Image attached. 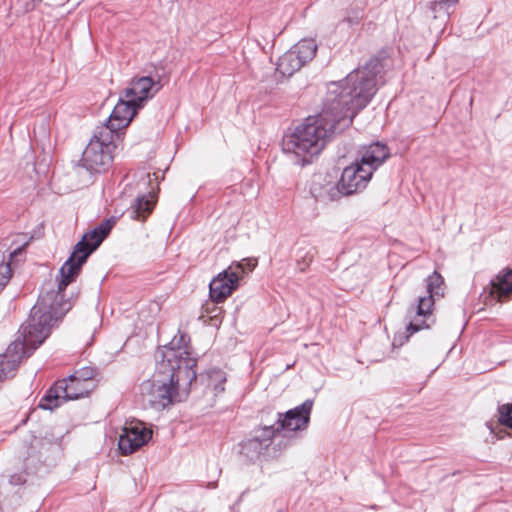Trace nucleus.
Instances as JSON below:
<instances>
[{"instance_id": "393cba45", "label": "nucleus", "mask_w": 512, "mask_h": 512, "mask_svg": "<svg viewBox=\"0 0 512 512\" xmlns=\"http://www.w3.org/2000/svg\"><path fill=\"white\" fill-rule=\"evenodd\" d=\"M95 376V370L91 367H83L72 374L73 378L79 379L82 382H90Z\"/></svg>"}, {"instance_id": "ddd939ff", "label": "nucleus", "mask_w": 512, "mask_h": 512, "mask_svg": "<svg viewBox=\"0 0 512 512\" xmlns=\"http://www.w3.org/2000/svg\"><path fill=\"white\" fill-rule=\"evenodd\" d=\"M152 437L150 429L140 422H131L123 428L118 440V447L122 454H132L145 445Z\"/></svg>"}, {"instance_id": "f257e3e1", "label": "nucleus", "mask_w": 512, "mask_h": 512, "mask_svg": "<svg viewBox=\"0 0 512 512\" xmlns=\"http://www.w3.org/2000/svg\"><path fill=\"white\" fill-rule=\"evenodd\" d=\"M116 219L111 217L86 232L76 243L70 257L59 270L57 289L41 294L32 307L29 318L18 331V337L0 355V381L11 378L23 358L29 357L50 335L53 325L71 309L63 291L74 282L89 256L109 235Z\"/></svg>"}, {"instance_id": "0eeeda50", "label": "nucleus", "mask_w": 512, "mask_h": 512, "mask_svg": "<svg viewBox=\"0 0 512 512\" xmlns=\"http://www.w3.org/2000/svg\"><path fill=\"white\" fill-rule=\"evenodd\" d=\"M444 279L438 272L434 271L427 278V296L419 297L416 304L411 305L406 313L408 324L406 326L408 339L421 329L430 328L428 323L432 316L434 296H443Z\"/></svg>"}, {"instance_id": "1a4fd4ad", "label": "nucleus", "mask_w": 512, "mask_h": 512, "mask_svg": "<svg viewBox=\"0 0 512 512\" xmlns=\"http://www.w3.org/2000/svg\"><path fill=\"white\" fill-rule=\"evenodd\" d=\"M314 401L312 399L305 400L301 405H298L285 413H278L277 420L268 427H273L274 436L279 439H286L287 443L296 437L298 432L307 429L310 422V415L312 412Z\"/></svg>"}, {"instance_id": "412c9836", "label": "nucleus", "mask_w": 512, "mask_h": 512, "mask_svg": "<svg viewBox=\"0 0 512 512\" xmlns=\"http://www.w3.org/2000/svg\"><path fill=\"white\" fill-rule=\"evenodd\" d=\"M27 245L28 241L24 242V244L21 247H17L12 252L9 253V261H3L0 263V292L4 289V287L7 285L12 276V259H14L19 254H22Z\"/></svg>"}, {"instance_id": "6ab92c4d", "label": "nucleus", "mask_w": 512, "mask_h": 512, "mask_svg": "<svg viewBox=\"0 0 512 512\" xmlns=\"http://www.w3.org/2000/svg\"><path fill=\"white\" fill-rule=\"evenodd\" d=\"M491 293L499 298L512 293V269L504 268L491 280Z\"/></svg>"}, {"instance_id": "f3484780", "label": "nucleus", "mask_w": 512, "mask_h": 512, "mask_svg": "<svg viewBox=\"0 0 512 512\" xmlns=\"http://www.w3.org/2000/svg\"><path fill=\"white\" fill-rule=\"evenodd\" d=\"M390 151L387 145L381 142H374L367 146H363L359 150L358 162L364 168H371L373 174L389 157Z\"/></svg>"}, {"instance_id": "20e7f679", "label": "nucleus", "mask_w": 512, "mask_h": 512, "mask_svg": "<svg viewBox=\"0 0 512 512\" xmlns=\"http://www.w3.org/2000/svg\"><path fill=\"white\" fill-rule=\"evenodd\" d=\"M189 337L185 333L175 336L168 346L156 354V362L160 369L169 367L172 379L184 380L188 385L197 379L196 359L188 350Z\"/></svg>"}, {"instance_id": "39448f33", "label": "nucleus", "mask_w": 512, "mask_h": 512, "mask_svg": "<svg viewBox=\"0 0 512 512\" xmlns=\"http://www.w3.org/2000/svg\"><path fill=\"white\" fill-rule=\"evenodd\" d=\"M119 137V133L107 127H98L82 153L80 166L90 173L107 171L113 162L115 140Z\"/></svg>"}, {"instance_id": "b1692460", "label": "nucleus", "mask_w": 512, "mask_h": 512, "mask_svg": "<svg viewBox=\"0 0 512 512\" xmlns=\"http://www.w3.org/2000/svg\"><path fill=\"white\" fill-rule=\"evenodd\" d=\"M499 424L512 429V403L499 406Z\"/></svg>"}, {"instance_id": "5701e85b", "label": "nucleus", "mask_w": 512, "mask_h": 512, "mask_svg": "<svg viewBox=\"0 0 512 512\" xmlns=\"http://www.w3.org/2000/svg\"><path fill=\"white\" fill-rule=\"evenodd\" d=\"M314 248L302 247L297 250L296 262L300 272H305L314 258Z\"/></svg>"}, {"instance_id": "423d86ee", "label": "nucleus", "mask_w": 512, "mask_h": 512, "mask_svg": "<svg viewBox=\"0 0 512 512\" xmlns=\"http://www.w3.org/2000/svg\"><path fill=\"white\" fill-rule=\"evenodd\" d=\"M157 369L164 378L153 377L143 381L140 385V393L145 404L161 410L178 401V387L181 382L186 386L189 385L184 380L172 379L173 371L169 367L160 369L157 363Z\"/></svg>"}, {"instance_id": "6e6552de", "label": "nucleus", "mask_w": 512, "mask_h": 512, "mask_svg": "<svg viewBox=\"0 0 512 512\" xmlns=\"http://www.w3.org/2000/svg\"><path fill=\"white\" fill-rule=\"evenodd\" d=\"M92 389L93 383L79 381L70 375L56 381L40 399L38 406L44 410H53L66 401L88 396Z\"/></svg>"}, {"instance_id": "cd10ccee", "label": "nucleus", "mask_w": 512, "mask_h": 512, "mask_svg": "<svg viewBox=\"0 0 512 512\" xmlns=\"http://www.w3.org/2000/svg\"><path fill=\"white\" fill-rule=\"evenodd\" d=\"M490 430L493 434H495L497 439H503L506 435H510L509 433L503 431L502 429H499V431L496 432L493 427H490Z\"/></svg>"}, {"instance_id": "4be33fe9", "label": "nucleus", "mask_w": 512, "mask_h": 512, "mask_svg": "<svg viewBox=\"0 0 512 512\" xmlns=\"http://www.w3.org/2000/svg\"><path fill=\"white\" fill-rule=\"evenodd\" d=\"M209 385L213 386L216 393H221L225 390L224 384L226 382V374L217 368H213L207 372Z\"/></svg>"}, {"instance_id": "bb28decb", "label": "nucleus", "mask_w": 512, "mask_h": 512, "mask_svg": "<svg viewBox=\"0 0 512 512\" xmlns=\"http://www.w3.org/2000/svg\"><path fill=\"white\" fill-rule=\"evenodd\" d=\"M362 20V14L360 11H353L351 15H348L343 19L344 23H347L349 26L358 25Z\"/></svg>"}, {"instance_id": "7ed1b4c3", "label": "nucleus", "mask_w": 512, "mask_h": 512, "mask_svg": "<svg viewBox=\"0 0 512 512\" xmlns=\"http://www.w3.org/2000/svg\"><path fill=\"white\" fill-rule=\"evenodd\" d=\"M349 126V117L336 118L331 108L323 105L318 115L307 117L293 132L284 135L282 150L296 165H308L333 135L343 132Z\"/></svg>"}, {"instance_id": "a211bd4d", "label": "nucleus", "mask_w": 512, "mask_h": 512, "mask_svg": "<svg viewBox=\"0 0 512 512\" xmlns=\"http://www.w3.org/2000/svg\"><path fill=\"white\" fill-rule=\"evenodd\" d=\"M154 201L152 200V195H141L138 196L131 207L127 210V214L130 219L137 221H145L146 218L151 214L154 208Z\"/></svg>"}, {"instance_id": "4468645a", "label": "nucleus", "mask_w": 512, "mask_h": 512, "mask_svg": "<svg viewBox=\"0 0 512 512\" xmlns=\"http://www.w3.org/2000/svg\"><path fill=\"white\" fill-rule=\"evenodd\" d=\"M240 276L229 266L214 277L209 284V296L215 303L224 302L238 288Z\"/></svg>"}, {"instance_id": "f03ea898", "label": "nucleus", "mask_w": 512, "mask_h": 512, "mask_svg": "<svg viewBox=\"0 0 512 512\" xmlns=\"http://www.w3.org/2000/svg\"><path fill=\"white\" fill-rule=\"evenodd\" d=\"M382 69L380 59L370 58L365 65L351 71L345 79L331 83L323 105L331 108L336 118L349 117L351 125L356 114L364 109L376 94L377 76Z\"/></svg>"}, {"instance_id": "f8f14e48", "label": "nucleus", "mask_w": 512, "mask_h": 512, "mask_svg": "<svg viewBox=\"0 0 512 512\" xmlns=\"http://www.w3.org/2000/svg\"><path fill=\"white\" fill-rule=\"evenodd\" d=\"M276 440L273 427L262 426L255 430V435L252 438L240 443L239 453L248 461L254 462L267 452Z\"/></svg>"}, {"instance_id": "2eb2a0df", "label": "nucleus", "mask_w": 512, "mask_h": 512, "mask_svg": "<svg viewBox=\"0 0 512 512\" xmlns=\"http://www.w3.org/2000/svg\"><path fill=\"white\" fill-rule=\"evenodd\" d=\"M140 108H142L140 105L132 99L125 98L122 93L109 119L101 127H107L113 133H119V130L126 128L130 124Z\"/></svg>"}, {"instance_id": "a878e982", "label": "nucleus", "mask_w": 512, "mask_h": 512, "mask_svg": "<svg viewBox=\"0 0 512 512\" xmlns=\"http://www.w3.org/2000/svg\"><path fill=\"white\" fill-rule=\"evenodd\" d=\"M231 266H233V270L237 271L239 275L240 273H244L246 268L251 271L256 266V260L243 259L240 262L233 263Z\"/></svg>"}, {"instance_id": "dca6fc26", "label": "nucleus", "mask_w": 512, "mask_h": 512, "mask_svg": "<svg viewBox=\"0 0 512 512\" xmlns=\"http://www.w3.org/2000/svg\"><path fill=\"white\" fill-rule=\"evenodd\" d=\"M158 84L149 76L133 78L129 86L122 93L125 98L132 99L143 107L144 102L152 98L160 89Z\"/></svg>"}, {"instance_id": "9d476101", "label": "nucleus", "mask_w": 512, "mask_h": 512, "mask_svg": "<svg viewBox=\"0 0 512 512\" xmlns=\"http://www.w3.org/2000/svg\"><path fill=\"white\" fill-rule=\"evenodd\" d=\"M317 44L314 39H302L285 52L277 62V71L290 77L310 62L316 55Z\"/></svg>"}, {"instance_id": "c85d7f7f", "label": "nucleus", "mask_w": 512, "mask_h": 512, "mask_svg": "<svg viewBox=\"0 0 512 512\" xmlns=\"http://www.w3.org/2000/svg\"><path fill=\"white\" fill-rule=\"evenodd\" d=\"M33 2L40 3L42 0H32Z\"/></svg>"}, {"instance_id": "aec40b11", "label": "nucleus", "mask_w": 512, "mask_h": 512, "mask_svg": "<svg viewBox=\"0 0 512 512\" xmlns=\"http://www.w3.org/2000/svg\"><path fill=\"white\" fill-rule=\"evenodd\" d=\"M458 0H429L428 7L433 18H440L442 23H446L449 19L450 8L455 5Z\"/></svg>"}, {"instance_id": "9b49d317", "label": "nucleus", "mask_w": 512, "mask_h": 512, "mask_svg": "<svg viewBox=\"0 0 512 512\" xmlns=\"http://www.w3.org/2000/svg\"><path fill=\"white\" fill-rule=\"evenodd\" d=\"M371 168H364L358 159L344 168L337 183L338 191L343 195H352L366 188L372 178Z\"/></svg>"}]
</instances>
